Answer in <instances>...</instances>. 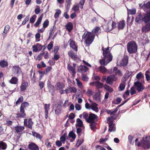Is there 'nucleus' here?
I'll use <instances>...</instances> for the list:
<instances>
[{
    "instance_id": "f257e3e1",
    "label": "nucleus",
    "mask_w": 150,
    "mask_h": 150,
    "mask_svg": "<svg viewBox=\"0 0 150 150\" xmlns=\"http://www.w3.org/2000/svg\"><path fill=\"white\" fill-rule=\"evenodd\" d=\"M141 9L143 10L146 13H140L137 14L135 19V22L138 24L143 23H145L150 22V1L143 5L141 4H139Z\"/></svg>"
},
{
    "instance_id": "f03ea898",
    "label": "nucleus",
    "mask_w": 150,
    "mask_h": 150,
    "mask_svg": "<svg viewBox=\"0 0 150 150\" xmlns=\"http://www.w3.org/2000/svg\"><path fill=\"white\" fill-rule=\"evenodd\" d=\"M102 50L103 57L100 60L99 62L101 66H106L112 61L113 56L109 47L106 48L102 47Z\"/></svg>"
},
{
    "instance_id": "7ed1b4c3",
    "label": "nucleus",
    "mask_w": 150,
    "mask_h": 150,
    "mask_svg": "<svg viewBox=\"0 0 150 150\" xmlns=\"http://www.w3.org/2000/svg\"><path fill=\"white\" fill-rule=\"evenodd\" d=\"M118 111V109L117 108L114 110H109L106 109L105 112H106L108 114H110L111 116L110 117H108L107 118V120L109 121L108 122L109 124V127L108 131H115V128L114 127V125L113 123V121L115 120L116 118L118 116V114H116V113Z\"/></svg>"
},
{
    "instance_id": "20e7f679",
    "label": "nucleus",
    "mask_w": 150,
    "mask_h": 150,
    "mask_svg": "<svg viewBox=\"0 0 150 150\" xmlns=\"http://www.w3.org/2000/svg\"><path fill=\"white\" fill-rule=\"evenodd\" d=\"M138 140L137 138L135 139V145L138 147L142 146L144 149H149L150 148V136H146L145 137H143L142 140L140 142L137 143Z\"/></svg>"
},
{
    "instance_id": "39448f33",
    "label": "nucleus",
    "mask_w": 150,
    "mask_h": 150,
    "mask_svg": "<svg viewBox=\"0 0 150 150\" xmlns=\"http://www.w3.org/2000/svg\"><path fill=\"white\" fill-rule=\"evenodd\" d=\"M95 37V35L93 33L87 32L85 34V33H84L82 37V39H84L85 40V43L88 46H89L93 41Z\"/></svg>"
},
{
    "instance_id": "423d86ee",
    "label": "nucleus",
    "mask_w": 150,
    "mask_h": 150,
    "mask_svg": "<svg viewBox=\"0 0 150 150\" xmlns=\"http://www.w3.org/2000/svg\"><path fill=\"white\" fill-rule=\"evenodd\" d=\"M127 46V51L129 54L134 53L137 52L138 46L135 41H129Z\"/></svg>"
},
{
    "instance_id": "0eeeda50",
    "label": "nucleus",
    "mask_w": 150,
    "mask_h": 150,
    "mask_svg": "<svg viewBox=\"0 0 150 150\" xmlns=\"http://www.w3.org/2000/svg\"><path fill=\"white\" fill-rule=\"evenodd\" d=\"M29 106V103L27 102H24L22 103L20 107V112L16 114V118H26V114L25 112V109Z\"/></svg>"
},
{
    "instance_id": "6e6552de",
    "label": "nucleus",
    "mask_w": 150,
    "mask_h": 150,
    "mask_svg": "<svg viewBox=\"0 0 150 150\" xmlns=\"http://www.w3.org/2000/svg\"><path fill=\"white\" fill-rule=\"evenodd\" d=\"M33 123V122L32 121V118H25L24 119V126L28 128L32 129Z\"/></svg>"
},
{
    "instance_id": "1a4fd4ad",
    "label": "nucleus",
    "mask_w": 150,
    "mask_h": 150,
    "mask_svg": "<svg viewBox=\"0 0 150 150\" xmlns=\"http://www.w3.org/2000/svg\"><path fill=\"white\" fill-rule=\"evenodd\" d=\"M134 86L138 92L142 91L145 88L144 85L138 80H137L136 82L134 83Z\"/></svg>"
},
{
    "instance_id": "9d476101",
    "label": "nucleus",
    "mask_w": 150,
    "mask_h": 150,
    "mask_svg": "<svg viewBox=\"0 0 150 150\" xmlns=\"http://www.w3.org/2000/svg\"><path fill=\"white\" fill-rule=\"evenodd\" d=\"M76 64H73V66H72L70 64H69L67 65V68L69 72L73 76H74L76 72L75 70V67Z\"/></svg>"
},
{
    "instance_id": "9b49d317",
    "label": "nucleus",
    "mask_w": 150,
    "mask_h": 150,
    "mask_svg": "<svg viewBox=\"0 0 150 150\" xmlns=\"http://www.w3.org/2000/svg\"><path fill=\"white\" fill-rule=\"evenodd\" d=\"M68 43H69L70 47L76 52L78 51V45L74 40L71 38L69 39Z\"/></svg>"
},
{
    "instance_id": "f8f14e48",
    "label": "nucleus",
    "mask_w": 150,
    "mask_h": 150,
    "mask_svg": "<svg viewBox=\"0 0 150 150\" xmlns=\"http://www.w3.org/2000/svg\"><path fill=\"white\" fill-rule=\"evenodd\" d=\"M97 116L95 114L90 112L88 118L87 120V122L88 123H91L93 122H95V120L97 119Z\"/></svg>"
},
{
    "instance_id": "ddd939ff",
    "label": "nucleus",
    "mask_w": 150,
    "mask_h": 150,
    "mask_svg": "<svg viewBox=\"0 0 150 150\" xmlns=\"http://www.w3.org/2000/svg\"><path fill=\"white\" fill-rule=\"evenodd\" d=\"M142 28V31L143 33H146L150 31V22L146 23Z\"/></svg>"
},
{
    "instance_id": "4468645a",
    "label": "nucleus",
    "mask_w": 150,
    "mask_h": 150,
    "mask_svg": "<svg viewBox=\"0 0 150 150\" xmlns=\"http://www.w3.org/2000/svg\"><path fill=\"white\" fill-rule=\"evenodd\" d=\"M89 70V68L85 66L81 65L78 67V71L82 73H84Z\"/></svg>"
},
{
    "instance_id": "2eb2a0df",
    "label": "nucleus",
    "mask_w": 150,
    "mask_h": 150,
    "mask_svg": "<svg viewBox=\"0 0 150 150\" xmlns=\"http://www.w3.org/2000/svg\"><path fill=\"white\" fill-rule=\"evenodd\" d=\"M76 88L74 87H71L69 86L67 87V88L65 90V93L66 94H68L69 93H75L76 92Z\"/></svg>"
},
{
    "instance_id": "dca6fc26",
    "label": "nucleus",
    "mask_w": 150,
    "mask_h": 150,
    "mask_svg": "<svg viewBox=\"0 0 150 150\" xmlns=\"http://www.w3.org/2000/svg\"><path fill=\"white\" fill-rule=\"evenodd\" d=\"M103 66H100L99 67L98 69L99 71L102 73H105L106 72H108L109 74H112V70L111 71H109V70H107L105 67Z\"/></svg>"
},
{
    "instance_id": "f3484780",
    "label": "nucleus",
    "mask_w": 150,
    "mask_h": 150,
    "mask_svg": "<svg viewBox=\"0 0 150 150\" xmlns=\"http://www.w3.org/2000/svg\"><path fill=\"white\" fill-rule=\"evenodd\" d=\"M28 148L31 150H39V148L38 146L33 142L30 143L28 145Z\"/></svg>"
},
{
    "instance_id": "a211bd4d",
    "label": "nucleus",
    "mask_w": 150,
    "mask_h": 150,
    "mask_svg": "<svg viewBox=\"0 0 150 150\" xmlns=\"http://www.w3.org/2000/svg\"><path fill=\"white\" fill-rule=\"evenodd\" d=\"M68 55L71 59L74 60H76L78 58L77 54V52L76 53L72 51H70L68 53Z\"/></svg>"
},
{
    "instance_id": "6ab92c4d",
    "label": "nucleus",
    "mask_w": 150,
    "mask_h": 150,
    "mask_svg": "<svg viewBox=\"0 0 150 150\" xmlns=\"http://www.w3.org/2000/svg\"><path fill=\"white\" fill-rule=\"evenodd\" d=\"M12 68L13 71L14 73H16V74L17 75V76H18L19 74L22 72L21 69L18 65L13 66V67Z\"/></svg>"
},
{
    "instance_id": "aec40b11",
    "label": "nucleus",
    "mask_w": 150,
    "mask_h": 150,
    "mask_svg": "<svg viewBox=\"0 0 150 150\" xmlns=\"http://www.w3.org/2000/svg\"><path fill=\"white\" fill-rule=\"evenodd\" d=\"M50 104H46L44 105V108L45 111V117L47 119V118L48 114L49 113V111L50 109Z\"/></svg>"
},
{
    "instance_id": "412c9836",
    "label": "nucleus",
    "mask_w": 150,
    "mask_h": 150,
    "mask_svg": "<svg viewBox=\"0 0 150 150\" xmlns=\"http://www.w3.org/2000/svg\"><path fill=\"white\" fill-rule=\"evenodd\" d=\"M65 87V84L62 82H57L55 85V87L57 90H59L63 89Z\"/></svg>"
},
{
    "instance_id": "4be33fe9",
    "label": "nucleus",
    "mask_w": 150,
    "mask_h": 150,
    "mask_svg": "<svg viewBox=\"0 0 150 150\" xmlns=\"http://www.w3.org/2000/svg\"><path fill=\"white\" fill-rule=\"evenodd\" d=\"M128 57H125L121 61L120 65L121 66H126L128 63Z\"/></svg>"
},
{
    "instance_id": "5701e85b",
    "label": "nucleus",
    "mask_w": 150,
    "mask_h": 150,
    "mask_svg": "<svg viewBox=\"0 0 150 150\" xmlns=\"http://www.w3.org/2000/svg\"><path fill=\"white\" fill-rule=\"evenodd\" d=\"M24 126H16L14 127V130L16 132L20 133L22 132L25 129Z\"/></svg>"
},
{
    "instance_id": "b1692460",
    "label": "nucleus",
    "mask_w": 150,
    "mask_h": 150,
    "mask_svg": "<svg viewBox=\"0 0 150 150\" xmlns=\"http://www.w3.org/2000/svg\"><path fill=\"white\" fill-rule=\"evenodd\" d=\"M104 84L103 83L100 82L99 81H96L95 83V86L96 89L98 90L101 88H104Z\"/></svg>"
},
{
    "instance_id": "393cba45",
    "label": "nucleus",
    "mask_w": 150,
    "mask_h": 150,
    "mask_svg": "<svg viewBox=\"0 0 150 150\" xmlns=\"http://www.w3.org/2000/svg\"><path fill=\"white\" fill-rule=\"evenodd\" d=\"M10 28V27L8 25H6L5 26L4 32L2 33V35L4 38L6 36V34L9 31Z\"/></svg>"
},
{
    "instance_id": "a878e982",
    "label": "nucleus",
    "mask_w": 150,
    "mask_h": 150,
    "mask_svg": "<svg viewBox=\"0 0 150 150\" xmlns=\"http://www.w3.org/2000/svg\"><path fill=\"white\" fill-rule=\"evenodd\" d=\"M47 86L50 92H51V93H52V92H54V85L52 84L50 81L49 80H48L47 81Z\"/></svg>"
},
{
    "instance_id": "bb28decb",
    "label": "nucleus",
    "mask_w": 150,
    "mask_h": 150,
    "mask_svg": "<svg viewBox=\"0 0 150 150\" xmlns=\"http://www.w3.org/2000/svg\"><path fill=\"white\" fill-rule=\"evenodd\" d=\"M66 29L70 32L73 29V24L71 22H68L65 25Z\"/></svg>"
},
{
    "instance_id": "cd10ccee",
    "label": "nucleus",
    "mask_w": 150,
    "mask_h": 150,
    "mask_svg": "<svg viewBox=\"0 0 150 150\" xmlns=\"http://www.w3.org/2000/svg\"><path fill=\"white\" fill-rule=\"evenodd\" d=\"M28 83L27 82H22L20 86L21 91H24L27 88L28 86Z\"/></svg>"
},
{
    "instance_id": "c85d7f7f",
    "label": "nucleus",
    "mask_w": 150,
    "mask_h": 150,
    "mask_svg": "<svg viewBox=\"0 0 150 150\" xmlns=\"http://www.w3.org/2000/svg\"><path fill=\"white\" fill-rule=\"evenodd\" d=\"M8 62L4 60L0 61V66L2 68L6 67L8 66Z\"/></svg>"
},
{
    "instance_id": "c756f323",
    "label": "nucleus",
    "mask_w": 150,
    "mask_h": 150,
    "mask_svg": "<svg viewBox=\"0 0 150 150\" xmlns=\"http://www.w3.org/2000/svg\"><path fill=\"white\" fill-rule=\"evenodd\" d=\"M125 25V21L124 20L119 22L117 25V28L118 30H120L123 29Z\"/></svg>"
},
{
    "instance_id": "7c9ffc66",
    "label": "nucleus",
    "mask_w": 150,
    "mask_h": 150,
    "mask_svg": "<svg viewBox=\"0 0 150 150\" xmlns=\"http://www.w3.org/2000/svg\"><path fill=\"white\" fill-rule=\"evenodd\" d=\"M62 108L61 106L58 105L55 107V113L57 115H59L62 112Z\"/></svg>"
},
{
    "instance_id": "2f4dec72",
    "label": "nucleus",
    "mask_w": 150,
    "mask_h": 150,
    "mask_svg": "<svg viewBox=\"0 0 150 150\" xmlns=\"http://www.w3.org/2000/svg\"><path fill=\"white\" fill-rule=\"evenodd\" d=\"M104 88L107 91L110 93H111L113 91V88L111 87L106 84H105Z\"/></svg>"
},
{
    "instance_id": "473e14b6",
    "label": "nucleus",
    "mask_w": 150,
    "mask_h": 150,
    "mask_svg": "<svg viewBox=\"0 0 150 150\" xmlns=\"http://www.w3.org/2000/svg\"><path fill=\"white\" fill-rule=\"evenodd\" d=\"M43 15L42 14H41L39 17L36 22L34 25V26L35 27H38L39 25V24H40L42 20V18Z\"/></svg>"
},
{
    "instance_id": "72a5a7b5",
    "label": "nucleus",
    "mask_w": 150,
    "mask_h": 150,
    "mask_svg": "<svg viewBox=\"0 0 150 150\" xmlns=\"http://www.w3.org/2000/svg\"><path fill=\"white\" fill-rule=\"evenodd\" d=\"M18 79L17 78L15 77H13L9 81V82L12 84H16L18 83Z\"/></svg>"
},
{
    "instance_id": "f704fd0d",
    "label": "nucleus",
    "mask_w": 150,
    "mask_h": 150,
    "mask_svg": "<svg viewBox=\"0 0 150 150\" xmlns=\"http://www.w3.org/2000/svg\"><path fill=\"white\" fill-rule=\"evenodd\" d=\"M7 148V144L5 142L0 141V150H5Z\"/></svg>"
},
{
    "instance_id": "c9c22d12",
    "label": "nucleus",
    "mask_w": 150,
    "mask_h": 150,
    "mask_svg": "<svg viewBox=\"0 0 150 150\" xmlns=\"http://www.w3.org/2000/svg\"><path fill=\"white\" fill-rule=\"evenodd\" d=\"M32 135L33 136L35 137L36 138L39 139L40 140H41L42 138V136L41 134L35 132H32Z\"/></svg>"
},
{
    "instance_id": "e433bc0d",
    "label": "nucleus",
    "mask_w": 150,
    "mask_h": 150,
    "mask_svg": "<svg viewBox=\"0 0 150 150\" xmlns=\"http://www.w3.org/2000/svg\"><path fill=\"white\" fill-rule=\"evenodd\" d=\"M67 137V133H65L60 138V141L62 142L63 144H64L66 140V137Z\"/></svg>"
},
{
    "instance_id": "4c0bfd02",
    "label": "nucleus",
    "mask_w": 150,
    "mask_h": 150,
    "mask_svg": "<svg viewBox=\"0 0 150 150\" xmlns=\"http://www.w3.org/2000/svg\"><path fill=\"white\" fill-rule=\"evenodd\" d=\"M40 63L41 64H39L37 65V67L38 68L40 69L42 68H45L46 66V64L43 61H41Z\"/></svg>"
},
{
    "instance_id": "58836bf2",
    "label": "nucleus",
    "mask_w": 150,
    "mask_h": 150,
    "mask_svg": "<svg viewBox=\"0 0 150 150\" xmlns=\"http://www.w3.org/2000/svg\"><path fill=\"white\" fill-rule=\"evenodd\" d=\"M100 93L101 92L99 90H98V92L96 93L94 96L95 99L96 100H97L100 99Z\"/></svg>"
},
{
    "instance_id": "ea45409f",
    "label": "nucleus",
    "mask_w": 150,
    "mask_h": 150,
    "mask_svg": "<svg viewBox=\"0 0 150 150\" xmlns=\"http://www.w3.org/2000/svg\"><path fill=\"white\" fill-rule=\"evenodd\" d=\"M100 30V28L96 26L92 30L93 33L96 34V35H98L99 34V31Z\"/></svg>"
},
{
    "instance_id": "a19ab883",
    "label": "nucleus",
    "mask_w": 150,
    "mask_h": 150,
    "mask_svg": "<svg viewBox=\"0 0 150 150\" xmlns=\"http://www.w3.org/2000/svg\"><path fill=\"white\" fill-rule=\"evenodd\" d=\"M97 105L95 103H93L91 106V109L93 110L96 112H98V108L97 107Z\"/></svg>"
},
{
    "instance_id": "79ce46f5",
    "label": "nucleus",
    "mask_w": 150,
    "mask_h": 150,
    "mask_svg": "<svg viewBox=\"0 0 150 150\" xmlns=\"http://www.w3.org/2000/svg\"><path fill=\"white\" fill-rule=\"evenodd\" d=\"M113 79L111 77L108 76L106 79V82L109 84H111L112 83Z\"/></svg>"
},
{
    "instance_id": "37998d69",
    "label": "nucleus",
    "mask_w": 150,
    "mask_h": 150,
    "mask_svg": "<svg viewBox=\"0 0 150 150\" xmlns=\"http://www.w3.org/2000/svg\"><path fill=\"white\" fill-rule=\"evenodd\" d=\"M23 96H21L17 100L16 102L15 106H17L18 105L20 104L23 101Z\"/></svg>"
},
{
    "instance_id": "c03bdc74",
    "label": "nucleus",
    "mask_w": 150,
    "mask_h": 150,
    "mask_svg": "<svg viewBox=\"0 0 150 150\" xmlns=\"http://www.w3.org/2000/svg\"><path fill=\"white\" fill-rule=\"evenodd\" d=\"M79 5L77 4H74L72 8V9L75 12H77L79 10Z\"/></svg>"
},
{
    "instance_id": "a18cd8bd",
    "label": "nucleus",
    "mask_w": 150,
    "mask_h": 150,
    "mask_svg": "<svg viewBox=\"0 0 150 150\" xmlns=\"http://www.w3.org/2000/svg\"><path fill=\"white\" fill-rule=\"evenodd\" d=\"M85 1V0H80L79 3L77 4L79 5V7H80L81 9L83 8V6L84 5Z\"/></svg>"
},
{
    "instance_id": "49530a36",
    "label": "nucleus",
    "mask_w": 150,
    "mask_h": 150,
    "mask_svg": "<svg viewBox=\"0 0 150 150\" xmlns=\"http://www.w3.org/2000/svg\"><path fill=\"white\" fill-rule=\"evenodd\" d=\"M146 78V80L148 81L150 80V72L149 70H147L145 72V74Z\"/></svg>"
},
{
    "instance_id": "de8ad7c7",
    "label": "nucleus",
    "mask_w": 150,
    "mask_h": 150,
    "mask_svg": "<svg viewBox=\"0 0 150 150\" xmlns=\"http://www.w3.org/2000/svg\"><path fill=\"white\" fill-rule=\"evenodd\" d=\"M37 18V16L35 15H33L30 19V23H33L35 22L36 18Z\"/></svg>"
},
{
    "instance_id": "09e8293b",
    "label": "nucleus",
    "mask_w": 150,
    "mask_h": 150,
    "mask_svg": "<svg viewBox=\"0 0 150 150\" xmlns=\"http://www.w3.org/2000/svg\"><path fill=\"white\" fill-rule=\"evenodd\" d=\"M69 137L73 139H75L76 138V135L73 131H71L69 132Z\"/></svg>"
},
{
    "instance_id": "8fccbe9b",
    "label": "nucleus",
    "mask_w": 150,
    "mask_h": 150,
    "mask_svg": "<svg viewBox=\"0 0 150 150\" xmlns=\"http://www.w3.org/2000/svg\"><path fill=\"white\" fill-rule=\"evenodd\" d=\"M136 10L135 9L132 10L129 9L128 10V14L131 15H134L136 13Z\"/></svg>"
},
{
    "instance_id": "3c124183",
    "label": "nucleus",
    "mask_w": 150,
    "mask_h": 150,
    "mask_svg": "<svg viewBox=\"0 0 150 150\" xmlns=\"http://www.w3.org/2000/svg\"><path fill=\"white\" fill-rule=\"evenodd\" d=\"M76 122H78L77 125L78 127H81L83 125V122L80 119L77 118L76 119Z\"/></svg>"
},
{
    "instance_id": "603ef678",
    "label": "nucleus",
    "mask_w": 150,
    "mask_h": 150,
    "mask_svg": "<svg viewBox=\"0 0 150 150\" xmlns=\"http://www.w3.org/2000/svg\"><path fill=\"white\" fill-rule=\"evenodd\" d=\"M76 81L78 87L80 88H82L83 87V86L82 83L77 78L76 79Z\"/></svg>"
},
{
    "instance_id": "864d4df0",
    "label": "nucleus",
    "mask_w": 150,
    "mask_h": 150,
    "mask_svg": "<svg viewBox=\"0 0 150 150\" xmlns=\"http://www.w3.org/2000/svg\"><path fill=\"white\" fill-rule=\"evenodd\" d=\"M89 123L90 124V126L91 129L92 130H94L96 126V123L95 122H92Z\"/></svg>"
},
{
    "instance_id": "5fc2aeb1",
    "label": "nucleus",
    "mask_w": 150,
    "mask_h": 150,
    "mask_svg": "<svg viewBox=\"0 0 150 150\" xmlns=\"http://www.w3.org/2000/svg\"><path fill=\"white\" fill-rule=\"evenodd\" d=\"M49 22L48 19L46 20L43 24V27L44 28H47L49 25Z\"/></svg>"
},
{
    "instance_id": "6e6d98bb",
    "label": "nucleus",
    "mask_w": 150,
    "mask_h": 150,
    "mask_svg": "<svg viewBox=\"0 0 150 150\" xmlns=\"http://www.w3.org/2000/svg\"><path fill=\"white\" fill-rule=\"evenodd\" d=\"M29 15H28L24 19V21H23L22 25H25L26 23L28 21L29 19Z\"/></svg>"
},
{
    "instance_id": "4d7b16f0",
    "label": "nucleus",
    "mask_w": 150,
    "mask_h": 150,
    "mask_svg": "<svg viewBox=\"0 0 150 150\" xmlns=\"http://www.w3.org/2000/svg\"><path fill=\"white\" fill-rule=\"evenodd\" d=\"M54 42L53 41H51L50 42L49 44L47 46L48 50L50 51L52 49L53 47V44Z\"/></svg>"
},
{
    "instance_id": "13d9d810",
    "label": "nucleus",
    "mask_w": 150,
    "mask_h": 150,
    "mask_svg": "<svg viewBox=\"0 0 150 150\" xmlns=\"http://www.w3.org/2000/svg\"><path fill=\"white\" fill-rule=\"evenodd\" d=\"M61 11L59 9H58L57 10L56 12L55 13L54 15V17L55 18H57L59 16L60 14L61 13Z\"/></svg>"
},
{
    "instance_id": "bf43d9fd",
    "label": "nucleus",
    "mask_w": 150,
    "mask_h": 150,
    "mask_svg": "<svg viewBox=\"0 0 150 150\" xmlns=\"http://www.w3.org/2000/svg\"><path fill=\"white\" fill-rule=\"evenodd\" d=\"M76 144V147H78L83 143L84 140L82 139L80 140H78Z\"/></svg>"
},
{
    "instance_id": "052dcab7",
    "label": "nucleus",
    "mask_w": 150,
    "mask_h": 150,
    "mask_svg": "<svg viewBox=\"0 0 150 150\" xmlns=\"http://www.w3.org/2000/svg\"><path fill=\"white\" fill-rule=\"evenodd\" d=\"M116 27V23L114 21H112V28L110 29L108 28V30L109 31H111Z\"/></svg>"
},
{
    "instance_id": "680f3d73",
    "label": "nucleus",
    "mask_w": 150,
    "mask_h": 150,
    "mask_svg": "<svg viewBox=\"0 0 150 150\" xmlns=\"http://www.w3.org/2000/svg\"><path fill=\"white\" fill-rule=\"evenodd\" d=\"M72 0H66V2L67 3V9H69L70 6L71 4V1Z\"/></svg>"
},
{
    "instance_id": "e2e57ef3",
    "label": "nucleus",
    "mask_w": 150,
    "mask_h": 150,
    "mask_svg": "<svg viewBox=\"0 0 150 150\" xmlns=\"http://www.w3.org/2000/svg\"><path fill=\"white\" fill-rule=\"evenodd\" d=\"M12 123L13 122L12 121L8 119H7L6 120V123L5 124L8 126H10L12 125Z\"/></svg>"
},
{
    "instance_id": "0e129e2a",
    "label": "nucleus",
    "mask_w": 150,
    "mask_h": 150,
    "mask_svg": "<svg viewBox=\"0 0 150 150\" xmlns=\"http://www.w3.org/2000/svg\"><path fill=\"white\" fill-rule=\"evenodd\" d=\"M36 8L35 10V13L36 14H38L40 12V7L38 6H36Z\"/></svg>"
},
{
    "instance_id": "69168bd1",
    "label": "nucleus",
    "mask_w": 150,
    "mask_h": 150,
    "mask_svg": "<svg viewBox=\"0 0 150 150\" xmlns=\"http://www.w3.org/2000/svg\"><path fill=\"white\" fill-rule=\"evenodd\" d=\"M130 91L131 95H133L136 93V91L134 87H132L131 88Z\"/></svg>"
},
{
    "instance_id": "338daca9",
    "label": "nucleus",
    "mask_w": 150,
    "mask_h": 150,
    "mask_svg": "<svg viewBox=\"0 0 150 150\" xmlns=\"http://www.w3.org/2000/svg\"><path fill=\"white\" fill-rule=\"evenodd\" d=\"M83 117L87 121V119L88 118V114L86 112H84L82 114Z\"/></svg>"
},
{
    "instance_id": "774afa93",
    "label": "nucleus",
    "mask_w": 150,
    "mask_h": 150,
    "mask_svg": "<svg viewBox=\"0 0 150 150\" xmlns=\"http://www.w3.org/2000/svg\"><path fill=\"white\" fill-rule=\"evenodd\" d=\"M96 150H106L103 147L99 145H97L96 146Z\"/></svg>"
}]
</instances>
